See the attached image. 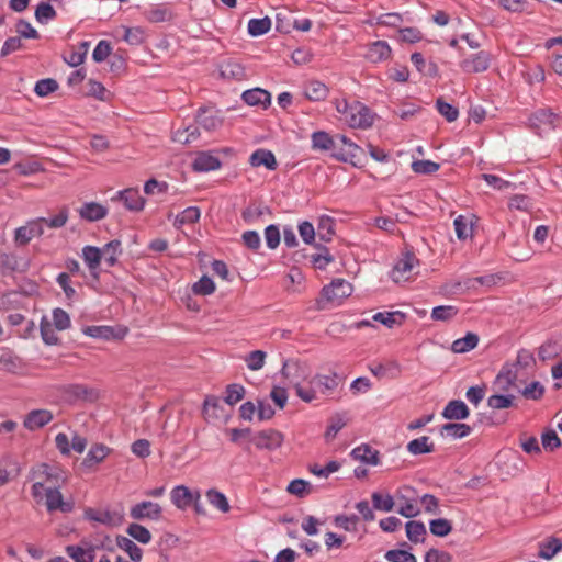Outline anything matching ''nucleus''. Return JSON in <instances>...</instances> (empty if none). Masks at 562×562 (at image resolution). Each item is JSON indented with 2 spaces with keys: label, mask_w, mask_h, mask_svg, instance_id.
Here are the masks:
<instances>
[{
  "label": "nucleus",
  "mask_w": 562,
  "mask_h": 562,
  "mask_svg": "<svg viewBox=\"0 0 562 562\" xmlns=\"http://www.w3.org/2000/svg\"><path fill=\"white\" fill-rule=\"evenodd\" d=\"M515 396L512 394H493L487 398V406L492 409H504L514 406Z\"/></svg>",
  "instance_id": "obj_49"
},
{
  "label": "nucleus",
  "mask_w": 562,
  "mask_h": 562,
  "mask_svg": "<svg viewBox=\"0 0 562 562\" xmlns=\"http://www.w3.org/2000/svg\"><path fill=\"white\" fill-rule=\"evenodd\" d=\"M221 165V160L217 156L209 151H201L194 158L192 168L198 172H209L220 169Z\"/></svg>",
  "instance_id": "obj_16"
},
{
  "label": "nucleus",
  "mask_w": 562,
  "mask_h": 562,
  "mask_svg": "<svg viewBox=\"0 0 562 562\" xmlns=\"http://www.w3.org/2000/svg\"><path fill=\"white\" fill-rule=\"evenodd\" d=\"M30 480L35 482L32 485L31 494L36 502L43 499V492L45 483H49L53 486H63L68 480L66 471L56 464L40 463L31 469Z\"/></svg>",
  "instance_id": "obj_3"
},
{
  "label": "nucleus",
  "mask_w": 562,
  "mask_h": 562,
  "mask_svg": "<svg viewBox=\"0 0 562 562\" xmlns=\"http://www.w3.org/2000/svg\"><path fill=\"white\" fill-rule=\"evenodd\" d=\"M58 89V83L55 79L46 78L41 79L35 83L34 92L38 97H47L48 94L55 92Z\"/></svg>",
  "instance_id": "obj_59"
},
{
  "label": "nucleus",
  "mask_w": 562,
  "mask_h": 562,
  "mask_svg": "<svg viewBox=\"0 0 562 562\" xmlns=\"http://www.w3.org/2000/svg\"><path fill=\"white\" fill-rule=\"evenodd\" d=\"M123 40L133 46H138L145 41L144 30L139 26L137 27H124V36Z\"/></svg>",
  "instance_id": "obj_60"
},
{
  "label": "nucleus",
  "mask_w": 562,
  "mask_h": 562,
  "mask_svg": "<svg viewBox=\"0 0 562 562\" xmlns=\"http://www.w3.org/2000/svg\"><path fill=\"white\" fill-rule=\"evenodd\" d=\"M440 165L432 160L423 159L415 160L412 162V170L418 175H431L438 171Z\"/></svg>",
  "instance_id": "obj_58"
},
{
  "label": "nucleus",
  "mask_w": 562,
  "mask_h": 562,
  "mask_svg": "<svg viewBox=\"0 0 562 562\" xmlns=\"http://www.w3.org/2000/svg\"><path fill=\"white\" fill-rule=\"evenodd\" d=\"M384 558L389 562H417V559L413 553L401 549H392L386 551Z\"/></svg>",
  "instance_id": "obj_63"
},
{
  "label": "nucleus",
  "mask_w": 562,
  "mask_h": 562,
  "mask_svg": "<svg viewBox=\"0 0 562 562\" xmlns=\"http://www.w3.org/2000/svg\"><path fill=\"white\" fill-rule=\"evenodd\" d=\"M311 142L314 150L329 151L335 147L334 138L325 131L313 132Z\"/></svg>",
  "instance_id": "obj_37"
},
{
  "label": "nucleus",
  "mask_w": 562,
  "mask_h": 562,
  "mask_svg": "<svg viewBox=\"0 0 562 562\" xmlns=\"http://www.w3.org/2000/svg\"><path fill=\"white\" fill-rule=\"evenodd\" d=\"M371 499L373 508L384 513L392 512L395 505V496H392L389 492H373Z\"/></svg>",
  "instance_id": "obj_38"
},
{
  "label": "nucleus",
  "mask_w": 562,
  "mask_h": 562,
  "mask_svg": "<svg viewBox=\"0 0 562 562\" xmlns=\"http://www.w3.org/2000/svg\"><path fill=\"white\" fill-rule=\"evenodd\" d=\"M82 333L86 336H89L94 339L110 341V340L123 339L127 335L128 329L121 325H116V326L92 325V326L85 327L82 329Z\"/></svg>",
  "instance_id": "obj_5"
},
{
  "label": "nucleus",
  "mask_w": 562,
  "mask_h": 562,
  "mask_svg": "<svg viewBox=\"0 0 562 562\" xmlns=\"http://www.w3.org/2000/svg\"><path fill=\"white\" fill-rule=\"evenodd\" d=\"M56 16V11L48 2H41L35 10V19L41 24H46Z\"/></svg>",
  "instance_id": "obj_54"
},
{
  "label": "nucleus",
  "mask_w": 562,
  "mask_h": 562,
  "mask_svg": "<svg viewBox=\"0 0 562 562\" xmlns=\"http://www.w3.org/2000/svg\"><path fill=\"white\" fill-rule=\"evenodd\" d=\"M458 314V308L452 305H439L432 308L431 318L434 321L447 322Z\"/></svg>",
  "instance_id": "obj_57"
},
{
  "label": "nucleus",
  "mask_w": 562,
  "mask_h": 562,
  "mask_svg": "<svg viewBox=\"0 0 562 562\" xmlns=\"http://www.w3.org/2000/svg\"><path fill=\"white\" fill-rule=\"evenodd\" d=\"M479 344V336L474 333H468L464 337L456 339L451 349L456 353H465L474 349Z\"/></svg>",
  "instance_id": "obj_42"
},
{
  "label": "nucleus",
  "mask_w": 562,
  "mask_h": 562,
  "mask_svg": "<svg viewBox=\"0 0 562 562\" xmlns=\"http://www.w3.org/2000/svg\"><path fill=\"white\" fill-rule=\"evenodd\" d=\"M334 106L339 114V120L351 128L367 130L374 123L375 113L360 101L335 99Z\"/></svg>",
  "instance_id": "obj_2"
},
{
  "label": "nucleus",
  "mask_w": 562,
  "mask_h": 562,
  "mask_svg": "<svg viewBox=\"0 0 562 562\" xmlns=\"http://www.w3.org/2000/svg\"><path fill=\"white\" fill-rule=\"evenodd\" d=\"M207 502L222 513H227L231 508L227 497L224 493L210 488L205 493Z\"/></svg>",
  "instance_id": "obj_45"
},
{
  "label": "nucleus",
  "mask_w": 562,
  "mask_h": 562,
  "mask_svg": "<svg viewBox=\"0 0 562 562\" xmlns=\"http://www.w3.org/2000/svg\"><path fill=\"white\" fill-rule=\"evenodd\" d=\"M406 537L411 542H424L427 535L426 526L419 520H409L405 524Z\"/></svg>",
  "instance_id": "obj_35"
},
{
  "label": "nucleus",
  "mask_w": 562,
  "mask_h": 562,
  "mask_svg": "<svg viewBox=\"0 0 562 562\" xmlns=\"http://www.w3.org/2000/svg\"><path fill=\"white\" fill-rule=\"evenodd\" d=\"M245 396V387L241 384H229L226 387L224 401L226 404L233 406L240 402Z\"/></svg>",
  "instance_id": "obj_55"
},
{
  "label": "nucleus",
  "mask_w": 562,
  "mask_h": 562,
  "mask_svg": "<svg viewBox=\"0 0 562 562\" xmlns=\"http://www.w3.org/2000/svg\"><path fill=\"white\" fill-rule=\"evenodd\" d=\"M111 452V448L103 443L93 445L82 461V465L91 468L94 464L102 462Z\"/></svg>",
  "instance_id": "obj_27"
},
{
  "label": "nucleus",
  "mask_w": 562,
  "mask_h": 562,
  "mask_svg": "<svg viewBox=\"0 0 562 562\" xmlns=\"http://www.w3.org/2000/svg\"><path fill=\"white\" fill-rule=\"evenodd\" d=\"M223 406L221 404V398L215 395H207L204 398L202 414L204 418L210 420L220 419L222 417Z\"/></svg>",
  "instance_id": "obj_26"
},
{
  "label": "nucleus",
  "mask_w": 562,
  "mask_h": 562,
  "mask_svg": "<svg viewBox=\"0 0 562 562\" xmlns=\"http://www.w3.org/2000/svg\"><path fill=\"white\" fill-rule=\"evenodd\" d=\"M351 457L370 465H378L380 462L379 453L368 445H360L352 449Z\"/></svg>",
  "instance_id": "obj_28"
},
{
  "label": "nucleus",
  "mask_w": 562,
  "mask_h": 562,
  "mask_svg": "<svg viewBox=\"0 0 562 562\" xmlns=\"http://www.w3.org/2000/svg\"><path fill=\"white\" fill-rule=\"evenodd\" d=\"M557 120V114L549 109H539L533 112L529 117V124L532 128H538L541 125L553 127Z\"/></svg>",
  "instance_id": "obj_30"
},
{
  "label": "nucleus",
  "mask_w": 562,
  "mask_h": 562,
  "mask_svg": "<svg viewBox=\"0 0 562 562\" xmlns=\"http://www.w3.org/2000/svg\"><path fill=\"white\" fill-rule=\"evenodd\" d=\"M0 364L9 372L15 373L21 369V359L11 350L3 349L0 353Z\"/></svg>",
  "instance_id": "obj_47"
},
{
  "label": "nucleus",
  "mask_w": 562,
  "mask_h": 562,
  "mask_svg": "<svg viewBox=\"0 0 562 562\" xmlns=\"http://www.w3.org/2000/svg\"><path fill=\"white\" fill-rule=\"evenodd\" d=\"M195 119L198 124L206 131H215L223 124L218 111L213 108H200Z\"/></svg>",
  "instance_id": "obj_15"
},
{
  "label": "nucleus",
  "mask_w": 562,
  "mask_h": 562,
  "mask_svg": "<svg viewBox=\"0 0 562 562\" xmlns=\"http://www.w3.org/2000/svg\"><path fill=\"white\" fill-rule=\"evenodd\" d=\"M562 550V540L557 537H550L539 543L538 557L544 560H551Z\"/></svg>",
  "instance_id": "obj_33"
},
{
  "label": "nucleus",
  "mask_w": 562,
  "mask_h": 562,
  "mask_svg": "<svg viewBox=\"0 0 562 562\" xmlns=\"http://www.w3.org/2000/svg\"><path fill=\"white\" fill-rule=\"evenodd\" d=\"M112 202H122L130 212H140L144 210L146 200L142 196L138 188H127L117 191L112 198Z\"/></svg>",
  "instance_id": "obj_7"
},
{
  "label": "nucleus",
  "mask_w": 562,
  "mask_h": 562,
  "mask_svg": "<svg viewBox=\"0 0 562 562\" xmlns=\"http://www.w3.org/2000/svg\"><path fill=\"white\" fill-rule=\"evenodd\" d=\"M130 516L134 520L158 521L162 517V507L151 501H142L130 508Z\"/></svg>",
  "instance_id": "obj_8"
},
{
  "label": "nucleus",
  "mask_w": 562,
  "mask_h": 562,
  "mask_svg": "<svg viewBox=\"0 0 562 562\" xmlns=\"http://www.w3.org/2000/svg\"><path fill=\"white\" fill-rule=\"evenodd\" d=\"M144 16L151 23H161L172 20L173 13L167 4H154L144 11Z\"/></svg>",
  "instance_id": "obj_24"
},
{
  "label": "nucleus",
  "mask_w": 562,
  "mask_h": 562,
  "mask_svg": "<svg viewBox=\"0 0 562 562\" xmlns=\"http://www.w3.org/2000/svg\"><path fill=\"white\" fill-rule=\"evenodd\" d=\"M82 259L94 278H98V269L102 259V250L95 246L82 248Z\"/></svg>",
  "instance_id": "obj_25"
},
{
  "label": "nucleus",
  "mask_w": 562,
  "mask_h": 562,
  "mask_svg": "<svg viewBox=\"0 0 562 562\" xmlns=\"http://www.w3.org/2000/svg\"><path fill=\"white\" fill-rule=\"evenodd\" d=\"M200 217L201 211L198 206H188L175 217L173 226L179 229L183 225L199 222Z\"/></svg>",
  "instance_id": "obj_39"
},
{
  "label": "nucleus",
  "mask_w": 562,
  "mask_h": 562,
  "mask_svg": "<svg viewBox=\"0 0 562 562\" xmlns=\"http://www.w3.org/2000/svg\"><path fill=\"white\" fill-rule=\"evenodd\" d=\"M69 218V211L66 206L61 207L57 214L49 217H36L41 222V227H48L52 229H58L66 225Z\"/></svg>",
  "instance_id": "obj_31"
},
{
  "label": "nucleus",
  "mask_w": 562,
  "mask_h": 562,
  "mask_svg": "<svg viewBox=\"0 0 562 562\" xmlns=\"http://www.w3.org/2000/svg\"><path fill=\"white\" fill-rule=\"evenodd\" d=\"M116 544L120 549L124 550L133 562H140L143 557L142 549L130 538L119 536Z\"/></svg>",
  "instance_id": "obj_40"
},
{
  "label": "nucleus",
  "mask_w": 562,
  "mask_h": 562,
  "mask_svg": "<svg viewBox=\"0 0 562 562\" xmlns=\"http://www.w3.org/2000/svg\"><path fill=\"white\" fill-rule=\"evenodd\" d=\"M453 225L458 239L465 240L472 236V224L463 215L456 217Z\"/></svg>",
  "instance_id": "obj_53"
},
{
  "label": "nucleus",
  "mask_w": 562,
  "mask_h": 562,
  "mask_svg": "<svg viewBox=\"0 0 562 562\" xmlns=\"http://www.w3.org/2000/svg\"><path fill=\"white\" fill-rule=\"evenodd\" d=\"M436 109L448 122H454L459 116V110L441 99L436 101Z\"/></svg>",
  "instance_id": "obj_64"
},
{
  "label": "nucleus",
  "mask_w": 562,
  "mask_h": 562,
  "mask_svg": "<svg viewBox=\"0 0 562 562\" xmlns=\"http://www.w3.org/2000/svg\"><path fill=\"white\" fill-rule=\"evenodd\" d=\"M79 216L88 222H97L108 215V209L97 202H86L78 210Z\"/></svg>",
  "instance_id": "obj_22"
},
{
  "label": "nucleus",
  "mask_w": 562,
  "mask_h": 562,
  "mask_svg": "<svg viewBox=\"0 0 562 562\" xmlns=\"http://www.w3.org/2000/svg\"><path fill=\"white\" fill-rule=\"evenodd\" d=\"M429 530L436 537H446L452 530V524L446 518H437L429 521Z\"/></svg>",
  "instance_id": "obj_52"
},
{
  "label": "nucleus",
  "mask_w": 562,
  "mask_h": 562,
  "mask_svg": "<svg viewBox=\"0 0 562 562\" xmlns=\"http://www.w3.org/2000/svg\"><path fill=\"white\" fill-rule=\"evenodd\" d=\"M41 337L45 345L55 346L59 339L53 328V325L46 317H43L40 324Z\"/></svg>",
  "instance_id": "obj_50"
},
{
  "label": "nucleus",
  "mask_w": 562,
  "mask_h": 562,
  "mask_svg": "<svg viewBox=\"0 0 562 562\" xmlns=\"http://www.w3.org/2000/svg\"><path fill=\"white\" fill-rule=\"evenodd\" d=\"M53 326L55 329L63 331L70 327L71 321L69 314L60 307H56L52 312Z\"/></svg>",
  "instance_id": "obj_51"
},
{
  "label": "nucleus",
  "mask_w": 562,
  "mask_h": 562,
  "mask_svg": "<svg viewBox=\"0 0 562 562\" xmlns=\"http://www.w3.org/2000/svg\"><path fill=\"white\" fill-rule=\"evenodd\" d=\"M417 259L412 254H405L397 260L391 271V279L398 283L407 279L406 273L411 272Z\"/></svg>",
  "instance_id": "obj_18"
},
{
  "label": "nucleus",
  "mask_w": 562,
  "mask_h": 562,
  "mask_svg": "<svg viewBox=\"0 0 562 562\" xmlns=\"http://www.w3.org/2000/svg\"><path fill=\"white\" fill-rule=\"evenodd\" d=\"M65 551L75 562H94L95 554L92 547L85 549L81 546L70 544Z\"/></svg>",
  "instance_id": "obj_36"
},
{
  "label": "nucleus",
  "mask_w": 562,
  "mask_h": 562,
  "mask_svg": "<svg viewBox=\"0 0 562 562\" xmlns=\"http://www.w3.org/2000/svg\"><path fill=\"white\" fill-rule=\"evenodd\" d=\"M395 501L398 504L396 509L397 514L405 518H414L420 514V507L418 505L417 497H411L408 495L403 494L402 492H397L395 495Z\"/></svg>",
  "instance_id": "obj_14"
},
{
  "label": "nucleus",
  "mask_w": 562,
  "mask_h": 562,
  "mask_svg": "<svg viewBox=\"0 0 562 562\" xmlns=\"http://www.w3.org/2000/svg\"><path fill=\"white\" fill-rule=\"evenodd\" d=\"M299 369L296 362L286 360L283 362L280 373L289 380L290 384L294 386L297 397L305 403L317 400L319 395L331 394L339 385L340 379L336 372L329 374L317 373L308 380L307 385H303L292 373L293 370L297 371Z\"/></svg>",
  "instance_id": "obj_1"
},
{
  "label": "nucleus",
  "mask_w": 562,
  "mask_h": 562,
  "mask_svg": "<svg viewBox=\"0 0 562 562\" xmlns=\"http://www.w3.org/2000/svg\"><path fill=\"white\" fill-rule=\"evenodd\" d=\"M492 54L487 50H480L464 58L460 63V67L467 74H480L490 68Z\"/></svg>",
  "instance_id": "obj_9"
},
{
  "label": "nucleus",
  "mask_w": 562,
  "mask_h": 562,
  "mask_svg": "<svg viewBox=\"0 0 562 562\" xmlns=\"http://www.w3.org/2000/svg\"><path fill=\"white\" fill-rule=\"evenodd\" d=\"M44 229L41 227V222L36 218L30 220L25 225L15 228L14 243L16 246L27 245L34 237L44 235Z\"/></svg>",
  "instance_id": "obj_11"
},
{
  "label": "nucleus",
  "mask_w": 562,
  "mask_h": 562,
  "mask_svg": "<svg viewBox=\"0 0 562 562\" xmlns=\"http://www.w3.org/2000/svg\"><path fill=\"white\" fill-rule=\"evenodd\" d=\"M391 56V47L385 41H376L369 46L367 57L372 63L386 60Z\"/></svg>",
  "instance_id": "obj_32"
},
{
  "label": "nucleus",
  "mask_w": 562,
  "mask_h": 562,
  "mask_svg": "<svg viewBox=\"0 0 562 562\" xmlns=\"http://www.w3.org/2000/svg\"><path fill=\"white\" fill-rule=\"evenodd\" d=\"M441 415L445 419L462 420L469 417L470 409L463 401L452 400L445 406Z\"/></svg>",
  "instance_id": "obj_21"
},
{
  "label": "nucleus",
  "mask_w": 562,
  "mask_h": 562,
  "mask_svg": "<svg viewBox=\"0 0 562 562\" xmlns=\"http://www.w3.org/2000/svg\"><path fill=\"white\" fill-rule=\"evenodd\" d=\"M251 441L259 450H276L282 446L283 435L274 429H267L256 434Z\"/></svg>",
  "instance_id": "obj_12"
},
{
  "label": "nucleus",
  "mask_w": 562,
  "mask_h": 562,
  "mask_svg": "<svg viewBox=\"0 0 562 562\" xmlns=\"http://www.w3.org/2000/svg\"><path fill=\"white\" fill-rule=\"evenodd\" d=\"M472 431L471 426L463 423H448L441 427V435L451 439H462Z\"/></svg>",
  "instance_id": "obj_34"
},
{
  "label": "nucleus",
  "mask_w": 562,
  "mask_h": 562,
  "mask_svg": "<svg viewBox=\"0 0 562 562\" xmlns=\"http://www.w3.org/2000/svg\"><path fill=\"white\" fill-rule=\"evenodd\" d=\"M249 164L252 167L263 166L268 170H276L278 167L276 156L271 150L259 148L256 149L249 157Z\"/></svg>",
  "instance_id": "obj_23"
},
{
  "label": "nucleus",
  "mask_w": 562,
  "mask_h": 562,
  "mask_svg": "<svg viewBox=\"0 0 562 562\" xmlns=\"http://www.w3.org/2000/svg\"><path fill=\"white\" fill-rule=\"evenodd\" d=\"M353 288L350 282L344 279H334L330 284L322 290L323 296L329 302L340 303L342 299L351 295Z\"/></svg>",
  "instance_id": "obj_10"
},
{
  "label": "nucleus",
  "mask_w": 562,
  "mask_h": 562,
  "mask_svg": "<svg viewBox=\"0 0 562 562\" xmlns=\"http://www.w3.org/2000/svg\"><path fill=\"white\" fill-rule=\"evenodd\" d=\"M303 93L310 101L319 102L328 97L329 89L324 82L313 79L304 83Z\"/></svg>",
  "instance_id": "obj_20"
},
{
  "label": "nucleus",
  "mask_w": 562,
  "mask_h": 562,
  "mask_svg": "<svg viewBox=\"0 0 562 562\" xmlns=\"http://www.w3.org/2000/svg\"><path fill=\"white\" fill-rule=\"evenodd\" d=\"M371 373L376 378H394L400 373V364L396 361H391L386 364L375 363L370 366Z\"/></svg>",
  "instance_id": "obj_44"
},
{
  "label": "nucleus",
  "mask_w": 562,
  "mask_h": 562,
  "mask_svg": "<svg viewBox=\"0 0 562 562\" xmlns=\"http://www.w3.org/2000/svg\"><path fill=\"white\" fill-rule=\"evenodd\" d=\"M317 234L321 240L328 243L335 235V221L328 215H322L317 223Z\"/></svg>",
  "instance_id": "obj_41"
},
{
  "label": "nucleus",
  "mask_w": 562,
  "mask_h": 562,
  "mask_svg": "<svg viewBox=\"0 0 562 562\" xmlns=\"http://www.w3.org/2000/svg\"><path fill=\"white\" fill-rule=\"evenodd\" d=\"M243 101L251 106L261 105L263 109L271 103V94L261 88H252L243 92Z\"/></svg>",
  "instance_id": "obj_19"
},
{
  "label": "nucleus",
  "mask_w": 562,
  "mask_h": 562,
  "mask_svg": "<svg viewBox=\"0 0 562 562\" xmlns=\"http://www.w3.org/2000/svg\"><path fill=\"white\" fill-rule=\"evenodd\" d=\"M406 449L412 456H420L432 452L435 450V446L428 436H422L411 440L407 443Z\"/></svg>",
  "instance_id": "obj_29"
},
{
  "label": "nucleus",
  "mask_w": 562,
  "mask_h": 562,
  "mask_svg": "<svg viewBox=\"0 0 562 562\" xmlns=\"http://www.w3.org/2000/svg\"><path fill=\"white\" fill-rule=\"evenodd\" d=\"M271 29V20L268 16L261 19H250L247 24L248 34L258 37L268 33Z\"/></svg>",
  "instance_id": "obj_43"
},
{
  "label": "nucleus",
  "mask_w": 562,
  "mask_h": 562,
  "mask_svg": "<svg viewBox=\"0 0 562 562\" xmlns=\"http://www.w3.org/2000/svg\"><path fill=\"white\" fill-rule=\"evenodd\" d=\"M266 360V352L262 350H255L245 357L247 368L251 371H258L263 368Z\"/></svg>",
  "instance_id": "obj_62"
},
{
  "label": "nucleus",
  "mask_w": 562,
  "mask_h": 562,
  "mask_svg": "<svg viewBox=\"0 0 562 562\" xmlns=\"http://www.w3.org/2000/svg\"><path fill=\"white\" fill-rule=\"evenodd\" d=\"M53 419V414L48 409H33L24 418L23 425L29 430L40 429Z\"/></svg>",
  "instance_id": "obj_17"
},
{
  "label": "nucleus",
  "mask_w": 562,
  "mask_h": 562,
  "mask_svg": "<svg viewBox=\"0 0 562 562\" xmlns=\"http://www.w3.org/2000/svg\"><path fill=\"white\" fill-rule=\"evenodd\" d=\"M56 283L60 286L67 300H74L77 296V291L71 285L70 277L67 272L58 273Z\"/></svg>",
  "instance_id": "obj_61"
},
{
  "label": "nucleus",
  "mask_w": 562,
  "mask_h": 562,
  "mask_svg": "<svg viewBox=\"0 0 562 562\" xmlns=\"http://www.w3.org/2000/svg\"><path fill=\"white\" fill-rule=\"evenodd\" d=\"M404 314L400 311L378 312L372 316V319L383 324L387 328H392L395 325L401 324L404 321Z\"/></svg>",
  "instance_id": "obj_46"
},
{
  "label": "nucleus",
  "mask_w": 562,
  "mask_h": 562,
  "mask_svg": "<svg viewBox=\"0 0 562 562\" xmlns=\"http://www.w3.org/2000/svg\"><path fill=\"white\" fill-rule=\"evenodd\" d=\"M199 497V490L191 491L186 485H177L170 492L171 503L180 510L191 506L192 501Z\"/></svg>",
  "instance_id": "obj_13"
},
{
  "label": "nucleus",
  "mask_w": 562,
  "mask_h": 562,
  "mask_svg": "<svg viewBox=\"0 0 562 562\" xmlns=\"http://www.w3.org/2000/svg\"><path fill=\"white\" fill-rule=\"evenodd\" d=\"M85 519L99 522L106 527H116L124 521V509L122 507L114 509H95L88 507L83 512Z\"/></svg>",
  "instance_id": "obj_4"
},
{
  "label": "nucleus",
  "mask_w": 562,
  "mask_h": 562,
  "mask_svg": "<svg viewBox=\"0 0 562 562\" xmlns=\"http://www.w3.org/2000/svg\"><path fill=\"white\" fill-rule=\"evenodd\" d=\"M346 417L341 414H336L330 419V423L325 431L326 441L333 440L337 434L346 426Z\"/></svg>",
  "instance_id": "obj_56"
},
{
  "label": "nucleus",
  "mask_w": 562,
  "mask_h": 562,
  "mask_svg": "<svg viewBox=\"0 0 562 562\" xmlns=\"http://www.w3.org/2000/svg\"><path fill=\"white\" fill-rule=\"evenodd\" d=\"M127 535L142 544H147L151 541L150 531L143 525L133 522L126 529Z\"/></svg>",
  "instance_id": "obj_48"
},
{
  "label": "nucleus",
  "mask_w": 562,
  "mask_h": 562,
  "mask_svg": "<svg viewBox=\"0 0 562 562\" xmlns=\"http://www.w3.org/2000/svg\"><path fill=\"white\" fill-rule=\"evenodd\" d=\"M60 487L61 486H49L44 488L43 498H45V506L48 513L59 510L67 514L74 510V502L64 501Z\"/></svg>",
  "instance_id": "obj_6"
}]
</instances>
